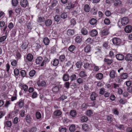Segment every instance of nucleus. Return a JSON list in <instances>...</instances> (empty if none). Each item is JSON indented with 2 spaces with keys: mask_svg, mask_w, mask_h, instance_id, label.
<instances>
[{
  "mask_svg": "<svg viewBox=\"0 0 132 132\" xmlns=\"http://www.w3.org/2000/svg\"><path fill=\"white\" fill-rule=\"evenodd\" d=\"M112 41L113 44L115 45H119L121 42V40L116 37L113 38Z\"/></svg>",
  "mask_w": 132,
  "mask_h": 132,
  "instance_id": "obj_1",
  "label": "nucleus"
},
{
  "mask_svg": "<svg viewBox=\"0 0 132 132\" xmlns=\"http://www.w3.org/2000/svg\"><path fill=\"white\" fill-rule=\"evenodd\" d=\"M88 34L89 35L93 37L96 36L98 34L97 31L96 29H93L89 32Z\"/></svg>",
  "mask_w": 132,
  "mask_h": 132,
  "instance_id": "obj_2",
  "label": "nucleus"
},
{
  "mask_svg": "<svg viewBox=\"0 0 132 132\" xmlns=\"http://www.w3.org/2000/svg\"><path fill=\"white\" fill-rule=\"evenodd\" d=\"M129 22V19L127 17L123 18L121 20V23L123 25H125Z\"/></svg>",
  "mask_w": 132,
  "mask_h": 132,
  "instance_id": "obj_3",
  "label": "nucleus"
},
{
  "mask_svg": "<svg viewBox=\"0 0 132 132\" xmlns=\"http://www.w3.org/2000/svg\"><path fill=\"white\" fill-rule=\"evenodd\" d=\"M20 4L21 6L26 7L28 4L27 0H21Z\"/></svg>",
  "mask_w": 132,
  "mask_h": 132,
  "instance_id": "obj_4",
  "label": "nucleus"
},
{
  "mask_svg": "<svg viewBox=\"0 0 132 132\" xmlns=\"http://www.w3.org/2000/svg\"><path fill=\"white\" fill-rule=\"evenodd\" d=\"M124 30L127 33L130 32L132 31V26L131 25H127L125 27Z\"/></svg>",
  "mask_w": 132,
  "mask_h": 132,
  "instance_id": "obj_5",
  "label": "nucleus"
},
{
  "mask_svg": "<svg viewBox=\"0 0 132 132\" xmlns=\"http://www.w3.org/2000/svg\"><path fill=\"white\" fill-rule=\"evenodd\" d=\"M61 88V87L60 86H56L52 88V91L54 93H56L59 91Z\"/></svg>",
  "mask_w": 132,
  "mask_h": 132,
  "instance_id": "obj_6",
  "label": "nucleus"
},
{
  "mask_svg": "<svg viewBox=\"0 0 132 132\" xmlns=\"http://www.w3.org/2000/svg\"><path fill=\"white\" fill-rule=\"evenodd\" d=\"M116 56V59L119 61L122 60L124 58V56L122 54H118Z\"/></svg>",
  "mask_w": 132,
  "mask_h": 132,
  "instance_id": "obj_7",
  "label": "nucleus"
},
{
  "mask_svg": "<svg viewBox=\"0 0 132 132\" xmlns=\"http://www.w3.org/2000/svg\"><path fill=\"white\" fill-rule=\"evenodd\" d=\"M97 96V95L95 92H93L90 95V99L92 101H94L96 99V98Z\"/></svg>",
  "mask_w": 132,
  "mask_h": 132,
  "instance_id": "obj_8",
  "label": "nucleus"
},
{
  "mask_svg": "<svg viewBox=\"0 0 132 132\" xmlns=\"http://www.w3.org/2000/svg\"><path fill=\"white\" fill-rule=\"evenodd\" d=\"M49 61V60L47 57H45L44 59L42 61L41 63L40 66L41 67H43L44 65L45 66H46L45 65L46 63Z\"/></svg>",
  "mask_w": 132,
  "mask_h": 132,
  "instance_id": "obj_9",
  "label": "nucleus"
},
{
  "mask_svg": "<svg viewBox=\"0 0 132 132\" xmlns=\"http://www.w3.org/2000/svg\"><path fill=\"white\" fill-rule=\"evenodd\" d=\"M45 24L46 26H50L52 24V21L51 19H49L45 21Z\"/></svg>",
  "mask_w": 132,
  "mask_h": 132,
  "instance_id": "obj_10",
  "label": "nucleus"
},
{
  "mask_svg": "<svg viewBox=\"0 0 132 132\" xmlns=\"http://www.w3.org/2000/svg\"><path fill=\"white\" fill-rule=\"evenodd\" d=\"M70 115L73 117L76 118V117L77 113L75 110H71L70 112Z\"/></svg>",
  "mask_w": 132,
  "mask_h": 132,
  "instance_id": "obj_11",
  "label": "nucleus"
},
{
  "mask_svg": "<svg viewBox=\"0 0 132 132\" xmlns=\"http://www.w3.org/2000/svg\"><path fill=\"white\" fill-rule=\"evenodd\" d=\"M125 60L127 61H132V55L130 54H127L125 57Z\"/></svg>",
  "mask_w": 132,
  "mask_h": 132,
  "instance_id": "obj_12",
  "label": "nucleus"
},
{
  "mask_svg": "<svg viewBox=\"0 0 132 132\" xmlns=\"http://www.w3.org/2000/svg\"><path fill=\"white\" fill-rule=\"evenodd\" d=\"M104 62L108 65H111L113 62L112 59H108L105 58L104 60Z\"/></svg>",
  "mask_w": 132,
  "mask_h": 132,
  "instance_id": "obj_13",
  "label": "nucleus"
},
{
  "mask_svg": "<svg viewBox=\"0 0 132 132\" xmlns=\"http://www.w3.org/2000/svg\"><path fill=\"white\" fill-rule=\"evenodd\" d=\"M84 50L85 52L87 53L90 52L91 51L90 46L89 45L86 46L85 47Z\"/></svg>",
  "mask_w": 132,
  "mask_h": 132,
  "instance_id": "obj_14",
  "label": "nucleus"
},
{
  "mask_svg": "<svg viewBox=\"0 0 132 132\" xmlns=\"http://www.w3.org/2000/svg\"><path fill=\"white\" fill-rule=\"evenodd\" d=\"M27 59L29 62H31L33 58V56L31 54H29L27 55L26 58Z\"/></svg>",
  "mask_w": 132,
  "mask_h": 132,
  "instance_id": "obj_15",
  "label": "nucleus"
},
{
  "mask_svg": "<svg viewBox=\"0 0 132 132\" xmlns=\"http://www.w3.org/2000/svg\"><path fill=\"white\" fill-rule=\"evenodd\" d=\"M58 3V2L56 0H53L51 2V5L50 6V7L52 8L55 6Z\"/></svg>",
  "mask_w": 132,
  "mask_h": 132,
  "instance_id": "obj_16",
  "label": "nucleus"
},
{
  "mask_svg": "<svg viewBox=\"0 0 132 132\" xmlns=\"http://www.w3.org/2000/svg\"><path fill=\"white\" fill-rule=\"evenodd\" d=\"M69 130L70 132H74L76 130L75 126L74 125L72 124L70 126Z\"/></svg>",
  "mask_w": 132,
  "mask_h": 132,
  "instance_id": "obj_17",
  "label": "nucleus"
},
{
  "mask_svg": "<svg viewBox=\"0 0 132 132\" xmlns=\"http://www.w3.org/2000/svg\"><path fill=\"white\" fill-rule=\"evenodd\" d=\"M114 80L117 82L121 83L122 81V79L121 77L119 76H116Z\"/></svg>",
  "mask_w": 132,
  "mask_h": 132,
  "instance_id": "obj_18",
  "label": "nucleus"
},
{
  "mask_svg": "<svg viewBox=\"0 0 132 132\" xmlns=\"http://www.w3.org/2000/svg\"><path fill=\"white\" fill-rule=\"evenodd\" d=\"M69 78L68 74L65 73L63 75L62 78L63 81H67L69 80Z\"/></svg>",
  "mask_w": 132,
  "mask_h": 132,
  "instance_id": "obj_19",
  "label": "nucleus"
},
{
  "mask_svg": "<svg viewBox=\"0 0 132 132\" xmlns=\"http://www.w3.org/2000/svg\"><path fill=\"white\" fill-rule=\"evenodd\" d=\"M103 77V74L101 73H97L95 76L96 78L97 79L101 80L102 78Z\"/></svg>",
  "mask_w": 132,
  "mask_h": 132,
  "instance_id": "obj_20",
  "label": "nucleus"
},
{
  "mask_svg": "<svg viewBox=\"0 0 132 132\" xmlns=\"http://www.w3.org/2000/svg\"><path fill=\"white\" fill-rule=\"evenodd\" d=\"M116 74V72L114 70H112L110 72V76L111 78H114L115 77Z\"/></svg>",
  "mask_w": 132,
  "mask_h": 132,
  "instance_id": "obj_21",
  "label": "nucleus"
},
{
  "mask_svg": "<svg viewBox=\"0 0 132 132\" xmlns=\"http://www.w3.org/2000/svg\"><path fill=\"white\" fill-rule=\"evenodd\" d=\"M75 33V30L74 29H68L67 31V33L69 36H71L73 35Z\"/></svg>",
  "mask_w": 132,
  "mask_h": 132,
  "instance_id": "obj_22",
  "label": "nucleus"
},
{
  "mask_svg": "<svg viewBox=\"0 0 132 132\" xmlns=\"http://www.w3.org/2000/svg\"><path fill=\"white\" fill-rule=\"evenodd\" d=\"M59 60L61 62H63L64 61L65 59V56L64 55H60L59 57Z\"/></svg>",
  "mask_w": 132,
  "mask_h": 132,
  "instance_id": "obj_23",
  "label": "nucleus"
},
{
  "mask_svg": "<svg viewBox=\"0 0 132 132\" xmlns=\"http://www.w3.org/2000/svg\"><path fill=\"white\" fill-rule=\"evenodd\" d=\"M75 40L76 43H80L82 41V37L81 36H78L76 37Z\"/></svg>",
  "mask_w": 132,
  "mask_h": 132,
  "instance_id": "obj_24",
  "label": "nucleus"
},
{
  "mask_svg": "<svg viewBox=\"0 0 132 132\" xmlns=\"http://www.w3.org/2000/svg\"><path fill=\"white\" fill-rule=\"evenodd\" d=\"M43 42L45 45H49L50 41L49 39L47 37H45L44 39Z\"/></svg>",
  "mask_w": 132,
  "mask_h": 132,
  "instance_id": "obj_25",
  "label": "nucleus"
},
{
  "mask_svg": "<svg viewBox=\"0 0 132 132\" xmlns=\"http://www.w3.org/2000/svg\"><path fill=\"white\" fill-rule=\"evenodd\" d=\"M43 58L41 56L37 57L36 60V63L37 64H39L42 62Z\"/></svg>",
  "mask_w": 132,
  "mask_h": 132,
  "instance_id": "obj_26",
  "label": "nucleus"
},
{
  "mask_svg": "<svg viewBox=\"0 0 132 132\" xmlns=\"http://www.w3.org/2000/svg\"><path fill=\"white\" fill-rule=\"evenodd\" d=\"M17 103H18L19 108L21 109L23 107V105L24 100H22V99L20 100Z\"/></svg>",
  "mask_w": 132,
  "mask_h": 132,
  "instance_id": "obj_27",
  "label": "nucleus"
},
{
  "mask_svg": "<svg viewBox=\"0 0 132 132\" xmlns=\"http://www.w3.org/2000/svg\"><path fill=\"white\" fill-rule=\"evenodd\" d=\"M84 11L87 12H89L90 10V7L88 4H86L85 5L84 8Z\"/></svg>",
  "mask_w": 132,
  "mask_h": 132,
  "instance_id": "obj_28",
  "label": "nucleus"
},
{
  "mask_svg": "<svg viewBox=\"0 0 132 132\" xmlns=\"http://www.w3.org/2000/svg\"><path fill=\"white\" fill-rule=\"evenodd\" d=\"M82 128L85 131H87L89 130V127L88 125L84 124L82 126Z\"/></svg>",
  "mask_w": 132,
  "mask_h": 132,
  "instance_id": "obj_29",
  "label": "nucleus"
},
{
  "mask_svg": "<svg viewBox=\"0 0 132 132\" xmlns=\"http://www.w3.org/2000/svg\"><path fill=\"white\" fill-rule=\"evenodd\" d=\"M59 63V60L58 59H55L53 61V65L55 66H57Z\"/></svg>",
  "mask_w": 132,
  "mask_h": 132,
  "instance_id": "obj_30",
  "label": "nucleus"
},
{
  "mask_svg": "<svg viewBox=\"0 0 132 132\" xmlns=\"http://www.w3.org/2000/svg\"><path fill=\"white\" fill-rule=\"evenodd\" d=\"M97 21L95 19L92 18L89 21V23L92 25H93L95 24L97 22Z\"/></svg>",
  "mask_w": 132,
  "mask_h": 132,
  "instance_id": "obj_31",
  "label": "nucleus"
},
{
  "mask_svg": "<svg viewBox=\"0 0 132 132\" xmlns=\"http://www.w3.org/2000/svg\"><path fill=\"white\" fill-rule=\"evenodd\" d=\"M54 19L55 21L57 23H59L60 20L61 18L59 15H56L54 17Z\"/></svg>",
  "mask_w": 132,
  "mask_h": 132,
  "instance_id": "obj_32",
  "label": "nucleus"
},
{
  "mask_svg": "<svg viewBox=\"0 0 132 132\" xmlns=\"http://www.w3.org/2000/svg\"><path fill=\"white\" fill-rule=\"evenodd\" d=\"M81 32L82 34L84 35H86L88 33L87 30L85 28H83L81 29Z\"/></svg>",
  "mask_w": 132,
  "mask_h": 132,
  "instance_id": "obj_33",
  "label": "nucleus"
},
{
  "mask_svg": "<svg viewBox=\"0 0 132 132\" xmlns=\"http://www.w3.org/2000/svg\"><path fill=\"white\" fill-rule=\"evenodd\" d=\"M128 74L126 73H123L120 75V76L122 79H126L128 77Z\"/></svg>",
  "mask_w": 132,
  "mask_h": 132,
  "instance_id": "obj_34",
  "label": "nucleus"
},
{
  "mask_svg": "<svg viewBox=\"0 0 132 132\" xmlns=\"http://www.w3.org/2000/svg\"><path fill=\"white\" fill-rule=\"evenodd\" d=\"M54 115L56 116H60L62 114V112L59 110H57L54 112Z\"/></svg>",
  "mask_w": 132,
  "mask_h": 132,
  "instance_id": "obj_35",
  "label": "nucleus"
},
{
  "mask_svg": "<svg viewBox=\"0 0 132 132\" xmlns=\"http://www.w3.org/2000/svg\"><path fill=\"white\" fill-rule=\"evenodd\" d=\"M70 23L71 25L73 26H74L76 24V20L74 18H72L70 20Z\"/></svg>",
  "mask_w": 132,
  "mask_h": 132,
  "instance_id": "obj_36",
  "label": "nucleus"
},
{
  "mask_svg": "<svg viewBox=\"0 0 132 132\" xmlns=\"http://www.w3.org/2000/svg\"><path fill=\"white\" fill-rule=\"evenodd\" d=\"M114 5L116 6L120 5L121 2L120 0H115L114 2Z\"/></svg>",
  "mask_w": 132,
  "mask_h": 132,
  "instance_id": "obj_37",
  "label": "nucleus"
},
{
  "mask_svg": "<svg viewBox=\"0 0 132 132\" xmlns=\"http://www.w3.org/2000/svg\"><path fill=\"white\" fill-rule=\"evenodd\" d=\"M108 33V30L107 29H104L102 31V34L103 35H106Z\"/></svg>",
  "mask_w": 132,
  "mask_h": 132,
  "instance_id": "obj_38",
  "label": "nucleus"
},
{
  "mask_svg": "<svg viewBox=\"0 0 132 132\" xmlns=\"http://www.w3.org/2000/svg\"><path fill=\"white\" fill-rule=\"evenodd\" d=\"M45 21V19L44 17H42L41 16L39 17L37 20V21L39 23L44 22Z\"/></svg>",
  "mask_w": 132,
  "mask_h": 132,
  "instance_id": "obj_39",
  "label": "nucleus"
},
{
  "mask_svg": "<svg viewBox=\"0 0 132 132\" xmlns=\"http://www.w3.org/2000/svg\"><path fill=\"white\" fill-rule=\"evenodd\" d=\"M76 65L77 68H81V66L82 65V62L81 61H78L76 63Z\"/></svg>",
  "mask_w": 132,
  "mask_h": 132,
  "instance_id": "obj_40",
  "label": "nucleus"
},
{
  "mask_svg": "<svg viewBox=\"0 0 132 132\" xmlns=\"http://www.w3.org/2000/svg\"><path fill=\"white\" fill-rule=\"evenodd\" d=\"M18 4V0H12V4L13 6H16Z\"/></svg>",
  "mask_w": 132,
  "mask_h": 132,
  "instance_id": "obj_41",
  "label": "nucleus"
},
{
  "mask_svg": "<svg viewBox=\"0 0 132 132\" xmlns=\"http://www.w3.org/2000/svg\"><path fill=\"white\" fill-rule=\"evenodd\" d=\"M107 119L108 122L111 123L113 121V119L111 117L110 115H108L107 117Z\"/></svg>",
  "mask_w": 132,
  "mask_h": 132,
  "instance_id": "obj_42",
  "label": "nucleus"
},
{
  "mask_svg": "<svg viewBox=\"0 0 132 132\" xmlns=\"http://www.w3.org/2000/svg\"><path fill=\"white\" fill-rule=\"evenodd\" d=\"M60 16L62 18L65 19L67 18V15L66 13L63 12L61 14Z\"/></svg>",
  "mask_w": 132,
  "mask_h": 132,
  "instance_id": "obj_43",
  "label": "nucleus"
},
{
  "mask_svg": "<svg viewBox=\"0 0 132 132\" xmlns=\"http://www.w3.org/2000/svg\"><path fill=\"white\" fill-rule=\"evenodd\" d=\"M36 73V71L34 70H32L29 72V75L30 77H32L35 75Z\"/></svg>",
  "mask_w": 132,
  "mask_h": 132,
  "instance_id": "obj_44",
  "label": "nucleus"
},
{
  "mask_svg": "<svg viewBox=\"0 0 132 132\" xmlns=\"http://www.w3.org/2000/svg\"><path fill=\"white\" fill-rule=\"evenodd\" d=\"M37 84L39 86H41L42 87H45L46 85V82L44 81H42L39 84L38 82H37Z\"/></svg>",
  "mask_w": 132,
  "mask_h": 132,
  "instance_id": "obj_45",
  "label": "nucleus"
},
{
  "mask_svg": "<svg viewBox=\"0 0 132 132\" xmlns=\"http://www.w3.org/2000/svg\"><path fill=\"white\" fill-rule=\"evenodd\" d=\"M71 84V81L70 82L69 81H67L65 82L64 83V85L65 87L67 89H69L70 87V85Z\"/></svg>",
  "mask_w": 132,
  "mask_h": 132,
  "instance_id": "obj_46",
  "label": "nucleus"
},
{
  "mask_svg": "<svg viewBox=\"0 0 132 132\" xmlns=\"http://www.w3.org/2000/svg\"><path fill=\"white\" fill-rule=\"evenodd\" d=\"M75 46L73 45H71L68 48V50L70 52H73L75 48Z\"/></svg>",
  "mask_w": 132,
  "mask_h": 132,
  "instance_id": "obj_47",
  "label": "nucleus"
},
{
  "mask_svg": "<svg viewBox=\"0 0 132 132\" xmlns=\"http://www.w3.org/2000/svg\"><path fill=\"white\" fill-rule=\"evenodd\" d=\"M37 128L36 127H34L29 129V132H36L37 130Z\"/></svg>",
  "mask_w": 132,
  "mask_h": 132,
  "instance_id": "obj_48",
  "label": "nucleus"
},
{
  "mask_svg": "<svg viewBox=\"0 0 132 132\" xmlns=\"http://www.w3.org/2000/svg\"><path fill=\"white\" fill-rule=\"evenodd\" d=\"M67 129L66 128H63L62 126L60 127L59 129V130L60 132H66Z\"/></svg>",
  "mask_w": 132,
  "mask_h": 132,
  "instance_id": "obj_49",
  "label": "nucleus"
},
{
  "mask_svg": "<svg viewBox=\"0 0 132 132\" xmlns=\"http://www.w3.org/2000/svg\"><path fill=\"white\" fill-rule=\"evenodd\" d=\"M21 48L23 49H26L28 47V44L26 43H24L22 45Z\"/></svg>",
  "mask_w": 132,
  "mask_h": 132,
  "instance_id": "obj_50",
  "label": "nucleus"
},
{
  "mask_svg": "<svg viewBox=\"0 0 132 132\" xmlns=\"http://www.w3.org/2000/svg\"><path fill=\"white\" fill-rule=\"evenodd\" d=\"M31 118L30 115L28 114L26 116V121L28 123H29L31 121Z\"/></svg>",
  "mask_w": 132,
  "mask_h": 132,
  "instance_id": "obj_51",
  "label": "nucleus"
},
{
  "mask_svg": "<svg viewBox=\"0 0 132 132\" xmlns=\"http://www.w3.org/2000/svg\"><path fill=\"white\" fill-rule=\"evenodd\" d=\"M81 120L82 121L85 122L88 120V118L87 116H84L81 117Z\"/></svg>",
  "mask_w": 132,
  "mask_h": 132,
  "instance_id": "obj_52",
  "label": "nucleus"
},
{
  "mask_svg": "<svg viewBox=\"0 0 132 132\" xmlns=\"http://www.w3.org/2000/svg\"><path fill=\"white\" fill-rule=\"evenodd\" d=\"M66 8L70 10L71 9H72L71 7V3L70 2H68L66 6Z\"/></svg>",
  "mask_w": 132,
  "mask_h": 132,
  "instance_id": "obj_53",
  "label": "nucleus"
},
{
  "mask_svg": "<svg viewBox=\"0 0 132 132\" xmlns=\"http://www.w3.org/2000/svg\"><path fill=\"white\" fill-rule=\"evenodd\" d=\"M79 75L81 77H84L87 76L85 71H81L79 73Z\"/></svg>",
  "mask_w": 132,
  "mask_h": 132,
  "instance_id": "obj_54",
  "label": "nucleus"
},
{
  "mask_svg": "<svg viewBox=\"0 0 132 132\" xmlns=\"http://www.w3.org/2000/svg\"><path fill=\"white\" fill-rule=\"evenodd\" d=\"M17 30V29H13V30L11 34V35L12 36L14 37L15 36Z\"/></svg>",
  "mask_w": 132,
  "mask_h": 132,
  "instance_id": "obj_55",
  "label": "nucleus"
},
{
  "mask_svg": "<svg viewBox=\"0 0 132 132\" xmlns=\"http://www.w3.org/2000/svg\"><path fill=\"white\" fill-rule=\"evenodd\" d=\"M7 38V36L5 35L0 37V42L4 41Z\"/></svg>",
  "mask_w": 132,
  "mask_h": 132,
  "instance_id": "obj_56",
  "label": "nucleus"
},
{
  "mask_svg": "<svg viewBox=\"0 0 132 132\" xmlns=\"http://www.w3.org/2000/svg\"><path fill=\"white\" fill-rule=\"evenodd\" d=\"M5 125L6 126L10 127L12 126L11 122L10 121H7L6 122Z\"/></svg>",
  "mask_w": 132,
  "mask_h": 132,
  "instance_id": "obj_57",
  "label": "nucleus"
},
{
  "mask_svg": "<svg viewBox=\"0 0 132 132\" xmlns=\"http://www.w3.org/2000/svg\"><path fill=\"white\" fill-rule=\"evenodd\" d=\"M76 78V75L73 74L71 75V76L70 77V78L71 80V82L75 80Z\"/></svg>",
  "mask_w": 132,
  "mask_h": 132,
  "instance_id": "obj_58",
  "label": "nucleus"
},
{
  "mask_svg": "<svg viewBox=\"0 0 132 132\" xmlns=\"http://www.w3.org/2000/svg\"><path fill=\"white\" fill-rule=\"evenodd\" d=\"M36 117L37 119H39L41 118V114L40 112H36Z\"/></svg>",
  "mask_w": 132,
  "mask_h": 132,
  "instance_id": "obj_59",
  "label": "nucleus"
},
{
  "mask_svg": "<svg viewBox=\"0 0 132 132\" xmlns=\"http://www.w3.org/2000/svg\"><path fill=\"white\" fill-rule=\"evenodd\" d=\"M14 75L15 76H18L19 73V70L17 68L14 69Z\"/></svg>",
  "mask_w": 132,
  "mask_h": 132,
  "instance_id": "obj_60",
  "label": "nucleus"
},
{
  "mask_svg": "<svg viewBox=\"0 0 132 132\" xmlns=\"http://www.w3.org/2000/svg\"><path fill=\"white\" fill-rule=\"evenodd\" d=\"M91 65L89 63H87L85 64L84 65V67L86 69H89Z\"/></svg>",
  "mask_w": 132,
  "mask_h": 132,
  "instance_id": "obj_61",
  "label": "nucleus"
},
{
  "mask_svg": "<svg viewBox=\"0 0 132 132\" xmlns=\"http://www.w3.org/2000/svg\"><path fill=\"white\" fill-rule=\"evenodd\" d=\"M104 23L106 25H109L110 23V20L108 18H106L104 21Z\"/></svg>",
  "mask_w": 132,
  "mask_h": 132,
  "instance_id": "obj_62",
  "label": "nucleus"
},
{
  "mask_svg": "<svg viewBox=\"0 0 132 132\" xmlns=\"http://www.w3.org/2000/svg\"><path fill=\"white\" fill-rule=\"evenodd\" d=\"M28 86L27 85H23L22 86V88L21 89H22L24 90L25 92L27 91L28 90Z\"/></svg>",
  "mask_w": 132,
  "mask_h": 132,
  "instance_id": "obj_63",
  "label": "nucleus"
},
{
  "mask_svg": "<svg viewBox=\"0 0 132 132\" xmlns=\"http://www.w3.org/2000/svg\"><path fill=\"white\" fill-rule=\"evenodd\" d=\"M119 101V102L123 104H125L126 102V100L122 98H121Z\"/></svg>",
  "mask_w": 132,
  "mask_h": 132,
  "instance_id": "obj_64",
  "label": "nucleus"
}]
</instances>
